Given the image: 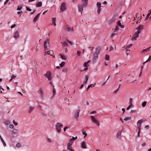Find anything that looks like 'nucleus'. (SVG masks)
Segmentation results:
<instances>
[{
    "label": "nucleus",
    "mask_w": 151,
    "mask_h": 151,
    "mask_svg": "<svg viewBox=\"0 0 151 151\" xmlns=\"http://www.w3.org/2000/svg\"><path fill=\"white\" fill-rule=\"evenodd\" d=\"M101 47L100 46L97 47L95 49V51L93 53V59L92 60V63L94 64L98 58V56L100 54Z\"/></svg>",
    "instance_id": "1"
},
{
    "label": "nucleus",
    "mask_w": 151,
    "mask_h": 151,
    "mask_svg": "<svg viewBox=\"0 0 151 151\" xmlns=\"http://www.w3.org/2000/svg\"><path fill=\"white\" fill-rule=\"evenodd\" d=\"M63 125V124L60 123H57L55 126V128L57 131L58 133H60L61 128L62 127Z\"/></svg>",
    "instance_id": "2"
},
{
    "label": "nucleus",
    "mask_w": 151,
    "mask_h": 151,
    "mask_svg": "<svg viewBox=\"0 0 151 151\" xmlns=\"http://www.w3.org/2000/svg\"><path fill=\"white\" fill-rule=\"evenodd\" d=\"M143 122H145V120L143 119L139 120L137 122V128L138 130H141V124Z\"/></svg>",
    "instance_id": "3"
},
{
    "label": "nucleus",
    "mask_w": 151,
    "mask_h": 151,
    "mask_svg": "<svg viewBox=\"0 0 151 151\" xmlns=\"http://www.w3.org/2000/svg\"><path fill=\"white\" fill-rule=\"evenodd\" d=\"M51 73L50 71H47L46 73L44 75V76L48 78V81H51L52 78L51 76Z\"/></svg>",
    "instance_id": "4"
},
{
    "label": "nucleus",
    "mask_w": 151,
    "mask_h": 151,
    "mask_svg": "<svg viewBox=\"0 0 151 151\" xmlns=\"http://www.w3.org/2000/svg\"><path fill=\"white\" fill-rule=\"evenodd\" d=\"M90 117L91 118L92 121L93 122L95 123L96 124L98 125V126H99L100 123L99 121L97 120L95 117L93 116H90Z\"/></svg>",
    "instance_id": "5"
},
{
    "label": "nucleus",
    "mask_w": 151,
    "mask_h": 151,
    "mask_svg": "<svg viewBox=\"0 0 151 151\" xmlns=\"http://www.w3.org/2000/svg\"><path fill=\"white\" fill-rule=\"evenodd\" d=\"M86 7L84 6V3L83 4H78V11L79 12H81V14H82V11L83 10V7Z\"/></svg>",
    "instance_id": "6"
},
{
    "label": "nucleus",
    "mask_w": 151,
    "mask_h": 151,
    "mask_svg": "<svg viewBox=\"0 0 151 151\" xmlns=\"http://www.w3.org/2000/svg\"><path fill=\"white\" fill-rule=\"evenodd\" d=\"M80 112V110L78 109L76 110L74 114V118L76 121H78V117L79 116V114Z\"/></svg>",
    "instance_id": "7"
},
{
    "label": "nucleus",
    "mask_w": 151,
    "mask_h": 151,
    "mask_svg": "<svg viewBox=\"0 0 151 151\" xmlns=\"http://www.w3.org/2000/svg\"><path fill=\"white\" fill-rule=\"evenodd\" d=\"M65 4V2L62 3L61 5L60 9L62 11H64L66 9Z\"/></svg>",
    "instance_id": "8"
},
{
    "label": "nucleus",
    "mask_w": 151,
    "mask_h": 151,
    "mask_svg": "<svg viewBox=\"0 0 151 151\" xmlns=\"http://www.w3.org/2000/svg\"><path fill=\"white\" fill-rule=\"evenodd\" d=\"M122 129H122L119 131L116 134V138L119 139H121V134L122 132Z\"/></svg>",
    "instance_id": "9"
},
{
    "label": "nucleus",
    "mask_w": 151,
    "mask_h": 151,
    "mask_svg": "<svg viewBox=\"0 0 151 151\" xmlns=\"http://www.w3.org/2000/svg\"><path fill=\"white\" fill-rule=\"evenodd\" d=\"M49 42H47L46 41H45L44 42V46L45 50L49 49L48 48H47V47L48 46H49Z\"/></svg>",
    "instance_id": "10"
},
{
    "label": "nucleus",
    "mask_w": 151,
    "mask_h": 151,
    "mask_svg": "<svg viewBox=\"0 0 151 151\" xmlns=\"http://www.w3.org/2000/svg\"><path fill=\"white\" fill-rule=\"evenodd\" d=\"M14 37L15 40L17 39L19 37V33L17 31H16L14 34Z\"/></svg>",
    "instance_id": "11"
},
{
    "label": "nucleus",
    "mask_w": 151,
    "mask_h": 151,
    "mask_svg": "<svg viewBox=\"0 0 151 151\" xmlns=\"http://www.w3.org/2000/svg\"><path fill=\"white\" fill-rule=\"evenodd\" d=\"M65 29L67 30L68 32H73V27L70 28L68 27V25H66L65 26Z\"/></svg>",
    "instance_id": "12"
},
{
    "label": "nucleus",
    "mask_w": 151,
    "mask_h": 151,
    "mask_svg": "<svg viewBox=\"0 0 151 151\" xmlns=\"http://www.w3.org/2000/svg\"><path fill=\"white\" fill-rule=\"evenodd\" d=\"M116 17L115 16H114L112 18L110 19L109 21V24H112L116 19Z\"/></svg>",
    "instance_id": "13"
},
{
    "label": "nucleus",
    "mask_w": 151,
    "mask_h": 151,
    "mask_svg": "<svg viewBox=\"0 0 151 151\" xmlns=\"http://www.w3.org/2000/svg\"><path fill=\"white\" fill-rule=\"evenodd\" d=\"M59 55L60 56V58L62 59H63L65 60H66L67 59V56L64 55L63 54H61L60 53V54H59Z\"/></svg>",
    "instance_id": "14"
},
{
    "label": "nucleus",
    "mask_w": 151,
    "mask_h": 151,
    "mask_svg": "<svg viewBox=\"0 0 151 151\" xmlns=\"http://www.w3.org/2000/svg\"><path fill=\"white\" fill-rule=\"evenodd\" d=\"M81 147L82 148L86 149V145L85 141H83L81 144Z\"/></svg>",
    "instance_id": "15"
},
{
    "label": "nucleus",
    "mask_w": 151,
    "mask_h": 151,
    "mask_svg": "<svg viewBox=\"0 0 151 151\" xmlns=\"http://www.w3.org/2000/svg\"><path fill=\"white\" fill-rule=\"evenodd\" d=\"M143 25H139V26L136 28V29L140 31L143 28Z\"/></svg>",
    "instance_id": "16"
},
{
    "label": "nucleus",
    "mask_w": 151,
    "mask_h": 151,
    "mask_svg": "<svg viewBox=\"0 0 151 151\" xmlns=\"http://www.w3.org/2000/svg\"><path fill=\"white\" fill-rule=\"evenodd\" d=\"M40 13H39L34 18L33 22H35L39 18L40 15Z\"/></svg>",
    "instance_id": "17"
},
{
    "label": "nucleus",
    "mask_w": 151,
    "mask_h": 151,
    "mask_svg": "<svg viewBox=\"0 0 151 151\" xmlns=\"http://www.w3.org/2000/svg\"><path fill=\"white\" fill-rule=\"evenodd\" d=\"M45 53L52 56L53 54V51L52 50L48 51L45 52Z\"/></svg>",
    "instance_id": "18"
},
{
    "label": "nucleus",
    "mask_w": 151,
    "mask_h": 151,
    "mask_svg": "<svg viewBox=\"0 0 151 151\" xmlns=\"http://www.w3.org/2000/svg\"><path fill=\"white\" fill-rule=\"evenodd\" d=\"M72 143L70 142L68 143L67 144V149L68 150H69L70 149L72 148L71 146Z\"/></svg>",
    "instance_id": "19"
},
{
    "label": "nucleus",
    "mask_w": 151,
    "mask_h": 151,
    "mask_svg": "<svg viewBox=\"0 0 151 151\" xmlns=\"http://www.w3.org/2000/svg\"><path fill=\"white\" fill-rule=\"evenodd\" d=\"M117 25L121 28H124V25H122L120 22V20H119L117 22Z\"/></svg>",
    "instance_id": "20"
},
{
    "label": "nucleus",
    "mask_w": 151,
    "mask_h": 151,
    "mask_svg": "<svg viewBox=\"0 0 151 151\" xmlns=\"http://www.w3.org/2000/svg\"><path fill=\"white\" fill-rule=\"evenodd\" d=\"M88 75H86L85 76V80L84 81V82H83V83L84 84H86V83L87 82H88Z\"/></svg>",
    "instance_id": "21"
},
{
    "label": "nucleus",
    "mask_w": 151,
    "mask_h": 151,
    "mask_svg": "<svg viewBox=\"0 0 151 151\" xmlns=\"http://www.w3.org/2000/svg\"><path fill=\"white\" fill-rule=\"evenodd\" d=\"M87 63H86V62H85L83 65V66L85 67L84 70L86 71L88 69V68L87 67Z\"/></svg>",
    "instance_id": "22"
},
{
    "label": "nucleus",
    "mask_w": 151,
    "mask_h": 151,
    "mask_svg": "<svg viewBox=\"0 0 151 151\" xmlns=\"http://www.w3.org/2000/svg\"><path fill=\"white\" fill-rule=\"evenodd\" d=\"M77 136L76 137H72V139H70L69 140V142L72 143V142L74 141L75 139H77Z\"/></svg>",
    "instance_id": "23"
},
{
    "label": "nucleus",
    "mask_w": 151,
    "mask_h": 151,
    "mask_svg": "<svg viewBox=\"0 0 151 151\" xmlns=\"http://www.w3.org/2000/svg\"><path fill=\"white\" fill-rule=\"evenodd\" d=\"M56 18H52V24H53V25L54 26H55L56 25V23L55 22V19H56Z\"/></svg>",
    "instance_id": "24"
},
{
    "label": "nucleus",
    "mask_w": 151,
    "mask_h": 151,
    "mask_svg": "<svg viewBox=\"0 0 151 151\" xmlns=\"http://www.w3.org/2000/svg\"><path fill=\"white\" fill-rule=\"evenodd\" d=\"M18 132V130L16 129H14L13 130L12 133L14 134H17Z\"/></svg>",
    "instance_id": "25"
},
{
    "label": "nucleus",
    "mask_w": 151,
    "mask_h": 151,
    "mask_svg": "<svg viewBox=\"0 0 151 151\" xmlns=\"http://www.w3.org/2000/svg\"><path fill=\"white\" fill-rule=\"evenodd\" d=\"M42 6V2L41 1L38 2L36 5L37 7H41Z\"/></svg>",
    "instance_id": "26"
},
{
    "label": "nucleus",
    "mask_w": 151,
    "mask_h": 151,
    "mask_svg": "<svg viewBox=\"0 0 151 151\" xmlns=\"http://www.w3.org/2000/svg\"><path fill=\"white\" fill-rule=\"evenodd\" d=\"M68 69L66 67H64L62 69V71L63 72L66 73L68 72Z\"/></svg>",
    "instance_id": "27"
},
{
    "label": "nucleus",
    "mask_w": 151,
    "mask_h": 151,
    "mask_svg": "<svg viewBox=\"0 0 151 151\" xmlns=\"http://www.w3.org/2000/svg\"><path fill=\"white\" fill-rule=\"evenodd\" d=\"M138 36L134 33V35H133V37L132 38V40H136V37H137Z\"/></svg>",
    "instance_id": "28"
},
{
    "label": "nucleus",
    "mask_w": 151,
    "mask_h": 151,
    "mask_svg": "<svg viewBox=\"0 0 151 151\" xmlns=\"http://www.w3.org/2000/svg\"><path fill=\"white\" fill-rule=\"evenodd\" d=\"M22 8V6L21 5H18L17 6V10H20Z\"/></svg>",
    "instance_id": "29"
},
{
    "label": "nucleus",
    "mask_w": 151,
    "mask_h": 151,
    "mask_svg": "<svg viewBox=\"0 0 151 151\" xmlns=\"http://www.w3.org/2000/svg\"><path fill=\"white\" fill-rule=\"evenodd\" d=\"M109 56L108 55H106L105 57V59L106 60H109Z\"/></svg>",
    "instance_id": "30"
},
{
    "label": "nucleus",
    "mask_w": 151,
    "mask_h": 151,
    "mask_svg": "<svg viewBox=\"0 0 151 151\" xmlns=\"http://www.w3.org/2000/svg\"><path fill=\"white\" fill-rule=\"evenodd\" d=\"M34 109V107H30L28 111L29 113H31L32 112V111Z\"/></svg>",
    "instance_id": "31"
},
{
    "label": "nucleus",
    "mask_w": 151,
    "mask_h": 151,
    "mask_svg": "<svg viewBox=\"0 0 151 151\" xmlns=\"http://www.w3.org/2000/svg\"><path fill=\"white\" fill-rule=\"evenodd\" d=\"M62 44L64 46H65L66 47H68V44L66 42H63L62 43Z\"/></svg>",
    "instance_id": "32"
},
{
    "label": "nucleus",
    "mask_w": 151,
    "mask_h": 151,
    "mask_svg": "<svg viewBox=\"0 0 151 151\" xmlns=\"http://www.w3.org/2000/svg\"><path fill=\"white\" fill-rule=\"evenodd\" d=\"M150 48H151V47H149L147 48L146 49H144L142 51V52H144V51L147 52L150 50Z\"/></svg>",
    "instance_id": "33"
},
{
    "label": "nucleus",
    "mask_w": 151,
    "mask_h": 151,
    "mask_svg": "<svg viewBox=\"0 0 151 151\" xmlns=\"http://www.w3.org/2000/svg\"><path fill=\"white\" fill-rule=\"evenodd\" d=\"M53 95L52 98L56 94V91L55 88L53 89Z\"/></svg>",
    "instance_id": "34"
},
{
    "label": "nucleus",
    "mask_w": 151,
    "mask_h": 151,
    "mask_svg": "<svg viewBox=\"0 0 151 151\" xmlns=\"http://www.w3.org/2000/svg\"><path fill=\"white\" fill-rule=\"evenodd\" d=\"M147 102L146 101H144L142 103V107H144L146 105Z\"/></svg>",
    "instance_id": "35"
},
{
    "label": "nucleus",
    "mask_w": 151,
    "mask_h": 151,
    "mask_svg": "<svg viewBox=\"0 0 151 151\" xmlns=\"http://www.w3.org/2000/svg\"><path fill=\"white\" fill-rule=\"evenodd\" d=\"M65 64V62H62L61 63L59 64L60 66V67H63Z\"/></svg>",
    "instance_id": "36"
},
{
    "label": "nucleus",
    "mask_w": 151,
    "mask_h": 151,
    "mask_svg": "<svg viewBox=\"0 0 151 151\" xmlns=\"http://www.w3.org/2000/svg\"><path fill=\"white\" fill-rule=\"evenodd\" d=\"M131 119V117H127L124 119V120L126 121H127L129 120H130Z\"/></svg>",
    "instance_id": "37"
},
{
    "label": "nucleus",
    "mask_w": 151,
    "mask_h": 151,
    "mask_svg": "<svg viewBox=\"0 0 151 151\" xmlns=\"http://www.w3.org/2000/svg\"><path fill=\"white\" fill-rule=\"evenodd\" d=\"M151 59V57L150 56L148 59L147 60H146L145 62H144L143 63V64L144 65L145 63L149 61Z\"/></svg>",
    "instance_id": "38"
},
{
    "label": "nucleus",
    "mask_w": 151,
    "mask_h": 151,
    "mask_svg": "<svg viewBox=\"0 0 151 151\" xmlns=\"http://www.w3.org/2000/svg\"><path fill=\"white\" fill-rule=\"evenodd\" d=\"M133 107V105L132 104H130L129 106L126 109L128 110L130 108H132Z\"/></svg>",
    "instance_id": "39"
},
{
    "label": "nucleus",
    "mask_w": 151,
    "mask_h": 151,
    "mask_svg": "<svg viewBox=\"0 0 151 151\" xmlns=\"http://www.w3.org/2000/svg\"><path fill=\"white\" fill-rule=\"evenodd\" d=\"M34 62L35 64V68L36 69L37 68V66L38 65V64H37V62L36 61V60H34Z\"/></svg>",
    "instance_id": "40"
},
{
    "label": "nucleus",
    "mask_w": 151,
    "mask_h": 151,
    "mask_svg": "<svg viewBox=\"0 0 151 151\" xmlns=\"http://www.w3.org/2000/svg\"><path fill=\"white\" fill-rule=\"evenodd\" d=\"M101 7H99L98 8L97 10V12L98 14H99L100 13V12L101 11Z\"/></svg>",
    "instance_id": "41"
},
{
    "label": "nucleus",
    "mask_w": 151,
    "mask_h": 151,
    "mask_svg": "<svg viewBox=\"0 0 151 151\" xmlns=\"http://www.w3.org/2000/svg\"><path fill=\"white\" fill-rule=\"evenodd\" d=\"M118 29H119V27H118V26H116L115 29L114 30V32H117V31L118 30Z\"/></svg>",
    "instance_id": "42"
},
{
    "label": "nucleus",
    "mask_w": 151,
    "mask_h": 151,
    "mask_svg": "<svg viewBox=\"0 0 151 151\" xmlns=\"http://www.w3.org/2000/svg\"><path fill=\"white\" fill-rule=\"evenodd\" d=\"M16 146L17 147H20L21 146V145L20 143H17L16 145Z\"/></svg>",
    "instance_id": "43"
},
{
    "label": "nucleus",
    "mask_w": 151,
    "mask_h": 151,
    "mask_svg": "<svg viewBox=\"0 0 151 151\" xmlns=\"http://www.w3.org/2000/svg\"><path fill=\"white\" fill-rule=\"evenodd\" d=\"M66 41L70 45H73V43L72 42L70 41L67 39L66 40Z\"/></svg>",
    "instance_id": "44"
},
{
    "label": "nucleus",
    "mask_w": 151,
    "mask_h": 151,
    "mask_svg": "<svg viewBox=\"0 0 151 151\" xmlns=\"http://www.w3.org/2000/svg\"><path fill=\"white\" fill-rule=\"evenodd\" d=\"M132 99L131 98H130L129 99V104H132Z\"/></svg>",
    "instance_id": "45"
},
{
    "label": "nucleus",
    "mask_w": 151,
    "mask_h": 151,
    "mask_svg": "<svg viewBox=\"0 0 151 151\" xmlns=\"http://www.w3.org/2000/svg\"><path fill=\"white\" fill-rule=\"evenodd\" d=\"M101 5V4L100 2H98L97 3V7H98V8L99 7H100Z\"/></svg>",
    "instance_id": "46"
},
{
    "label": "nucleus",
    "mask_w": 151,
    "mask_h": 151,
    "mask_svg": "<svg viewBox=\"0 0 151 151\" xmlns=\"http://www.w3.org/2000/svg\"><path fill=\"white\" fill-rule=\"evenodd\" d=\"M82 134H83V135H84V138H85L86 136L87 135V134L86 133V132H82Z\"/></svg>",
    "instance_id": "47"
},
{
    "label": "nucleus",
    "mask_w": 151,
    "mask_h": 151,
    "mask_svg": "<svg viewBox=\"0 0 151 151\" xmlns=\"http://www.w3.org/2000/svg\"><path fill=\"white\" fill-rule=\"evenodd\" d=\"M117 32H114H114L112 33L111 35V37H113L114 35L116 34Z\"/></svg>",
    "instance_id": "48"
},
{
    "label": "nucleus",
    "mask_w": 151,
    "mask_h": 151,
    "mask_svg": "<svg viewBox=\"0 0 151 151\" xmlns=\"http://www.w3.org/2000/svg\"><path fill=\"white\" fill-rule=\"evenodd\" d=\"M40 95L41 97L42 98L43 97V92L42 90H41V91H40Z\"/></svg>",
    "instance_id": "49"
},
{
    "label": "nucleus",
    "mask_w": 151,
    "mask_h": 151,
    "mask_svg": "<svg viewBox=\"0 0 151 151\" xmlns=\"http://www.w3.org/2000/svg\"><path fill=\"white\" fill-rule=\"evenodd\" d=\"M77 53L78 56H80L81 55V52L79 51H77Z\"/></svg>",
    "instance_id": "50"
},
{
    "label": "nucleus",
    "mask_w": 151,
    "mask_h": 151,
    "mask_svg": "<svg viewBox=\"0 0 151 151\" xmlns=\"http://www.w3.org/2000/svg\"><path fill=\"white\" fill-rule=\"evenodd\" d=\"M132 45H133L132 44H129V45L126 47V48L128 49L130 48V47Z\"/></svg>",
    "instance_id": "51"
},
{
    "label": "nucleus",
    "mask_w": 151,
    "mask_h": 151,
    "mask_svg": "<svg viewBox=\"0 0 151 151\" xmlns=\"http://www.w3.org/2000/svg\"><path fill=\"white\" fill-rule=\"evenodd\" d=\"M141 130H138V134L137 135V137H140V133Z\"/></svg>",
    "instance_id": "52"
},
{
    "label": "nucleus",
    "mask_w": 151,
    "mask_h": 151,
    "mask_svg": "<svg viewBox=\"0 0 151 151\" xmlns=\"http://www.w3.org/2000/svg\"><path fill=\"white\" fill-rule=\"evenodd\" d=\"M140 32V31L137 30V31L135 32V34L137 35L138 36V34Z\"/></svg>",
    "instance_id": "53"
},
{
    "label": "nucleus",
    "mask_w": 151,
    "mask_h": 151,
    "mask_svg": "<svg viewBox=\"0 0 151 151\" xmlns=\"http://www.w3.org/2000/svg\"><path fill=\"white\" fill-rule=\"evenodd\" d=\"M136 111V110H131L130 112L131 113H135Z\"/></svg>",
    "instance_id": "54"
},
{
    "label": "nucleus",
    "mask_w": 151,
    "mask_h": 151,
    "mask_svg": "<svg viewBox=\"0 0 151 151\" xmlns=\"http://www.w3.org/2000/svg\"><path fill=\"white\" fill-rule=\"evenodd\" d=\"M26 9L27 10L30 11V12L31 11V9H30L29 7H28L27 6H26Z\"/></svg>",
    "instance_id": "55"
},
{
    "label": "nucleus",
    "mask_w": 151,
    "mask_h": 151,
    "mask_svg": "<svg viewBox=\"0 0 151 151\" xmlns=\"http://www.w3.org/2000/svg\"><path fill=\"white\" fill-rule=\"evenodd\" d=\"M130 52V50H126V53L127 55H128V52Z\"/></svg>",
    "instance_id": "56"
},
{
    "label": "nucleus",
    "mask_w": 151,
    "mask_h": 151,
    "mask_svg": "<svg viewBox=\"0 0 151 151\" xmlns=\"http://www.w3.org/2000/svg\"><path fill=\"white\" fill-rule=\"evenodd\" d=\"M47 142H48L50 143L52 142L51 140L50 139L47 138Z\"/></svg>",
    "instance_id": "57"
},
{
    "label": "nucleus",
    "mask_w": 151,
    "mask_h": 151,
    "mask_svg": "<svg viewBox=\"0 0 151 151\" xmlns=\"http://www.w3.org/2000/svg\"><path fill=\"white\" fill-rule=\"evenodd\" d=\"M16 75H12V76L11 78H12V79H13V78H15L16 77Z\"/></svg>",
    "instance_id": "58"
},
{
    "label": "nucleus",
    "mask_w": 151,
    "mask_h": 151,
    "mask_svg": "<svg viewBox=\"0 0 151 151\" xmlns=\"http://www.w3.org/2000/svg\"><path fill=\"white\" fill-rule=\"evenodd\" d=\"M16 26V24H14L13 25H12L11 26V29L13 28L14 27H15Z\"/></svg>",
    "instance_id": "59"
},
{
    "label": "nucleus",
    "mask_w": 151,
    "mask_h": 151,
    "mask_svg": "<svg viewBox=\"0 0 151 151\" xmlns=\"http://www.w3.org/2000/svg\"><path fill=\"white\" fill-rule=\"evenodd\" d=\"M9 127L10 128L12 129L14 127V126L12 124H10L9 125Z\"/></svg>",
    "instance_id": "60"
},
{
    "label": "nucleus",
    "mask_w": 151,
    "mask_h": 151,
    "mask_svg": "<svg viewBox=\"0 0 151 151\" xmlns=\"http://www.w3.org/2000/svg\"><path fill=\"white\" fill-rule=\"evenodd\" d=\"M42 116H47V114H46L43 112H42Z\"/></svg>",
    "instance_id": "61"
},
{
    "label": "nucleus",
    "mask_w": 151,
    "mask_h": 151,
    "mask_svg": "<svg viewBox=\"0 0 151 151\" xmlns=\"http://www.w3.org/2000/svg\"><path fill=\"white\" fill-rule=\"evenodd\" d=\"M96 113V111H93L91 112L90 114H94Z\"/></svg>",
    "instance_id": "62"
},
{
    "label": "nucleus",
    "mask_w": 151,
    "mask_h": 151,
    "mask_svg": "<svg viewBox=\"0 0 151 151\" xmlns=\"http://www.w3.org/2000/svg\"><path fill=\"white\" fill-rule=\"evenodd\" d=\"M96 83H94L93 84H91L90 85V86H91V87H94V86L95 85H96Z\"/></svg>",
    "instance_id": "63"
},
{
    "label": "nucleus",
    "mask_w": 151,
    "mask_h": 151,
    "mask_svg": "<svg viewBox=\"0 0 151 151\" xmlns=\"http://www.w3.org/2000/svg\"><path fill=\"white\" fill-rule=\"evenodd\" d=\"M119 90L118 88L117 89L115 90L113 92L114 93H116L118 91V90Z\"/></svg>",
    "instance_id": "64"
}]
</instances>
